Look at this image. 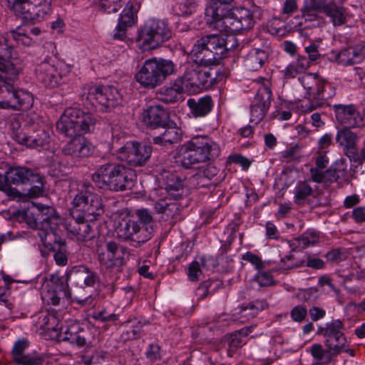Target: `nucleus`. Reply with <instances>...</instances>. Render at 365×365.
Returning a JSON list of instances; mask_svg holds the SVG:
<instances>
[{
	"mask_svg": "<svg viewBox=\"0 0 365 365\" xmlns=\"http://www.w3.org/2000/svg\"><path fill=\"white\" fill-rule=\"evenodd\" d=\"M235 41L234 37L225 38L217 34H210L197 39L193 45L190 53L192 62L185 64V71L180 79L182 87L185 91H190L195 88L197 81L198 66H212L218 63L223 58L226 52L232 49Z\"/></svg>",
	"mask_w": 365,
	"mask_h": 365,
	"instance_id": "1",
	"label": "nucleus"
},
{
	"mask_svg": "<svg viewBox=\"0 0 365 365\" xmlns=\"http://www.w3.org/2000/svg\"><path fill=\"white\" fill-rule=\"evenodd\" d=\"M97 119L93 114L84 113L78 108H68L56 123L59 132L69 138H74L75 158H87L94 151V147L81 135L93 132Z\"/></svg>",
	"mask_w": 365,
	"mask_h": 365,
	"instance_id": "2",
	"label": "nucleus"
},
{
	"mask_svg": "<svg viewBox=\"0 0 365 365\" xmlns=\"http://www.w3.org/2000/svg\"><path fill=\"white\" fill-rule=\"evenodd\" d=\"M74 209L72 211V219L65 224L68 232L77 237L80 221H94L103 212L101 197L93 192V187L89 183L84 182L81 191L73 199Z\"/></svg>",
	"mask_w": 365,
	"mask_h": 365,
	"instance_id": "3",
	"label": "nucleus"
},
{
	"mask_svg": "<svg viewBox=\"0 0 365 365\" xmlns=\"http://www.w3.org/2000/svg\"><path fill=\"white\" fill-rule=\"evenodd\" d=\"M133 170L117 163H106L100 165L92 174L96 186L110 191H125L133 185Z\"/></svg>",
	"mask_w": 365,
	"mask_h": 365,
	"instance_id": "4",
	"label": "nucleus"
},
{
	"mask_svg": "<svg viewBox=\"0 0 365 365\" xmlns=\"http://www.w3.org/2000/svg\"><path fill=\"white\" fill-rule=\"evenodd\" d=\"M36 211L31 210L19 212V215L33 229L38 230V236L43 244H49L48 238L56 234L62 220L54 207L43 205H34Z\"/></svg>",
	"mask_w": 365,
	"mask_h": 365,
	"instance_id": "5",
	"label": "nucleus"
},
{
	"mask_svg": "<svg viewBox=\"0 0 365 365\" xmlns=\"http://www.w3.org/2000/svg\"><path fill=\"white\" fill-rule=\"evenodd\" d=\"M180 152V164L188 169L192 165L216 158L220 154V148L207 136H196L184 144Z\"/></svg>",
	"mask_w": 365,
	"mask_h": 365,
	"instance_id": "6",
	"label": "nucleus"
},
{
	"mask_svg": "<svg viewBox=\"0 0 365 365\" xmlns=\"http://www.w3.org/2000/svg\"><path fill=\"white\" fill-rule=\"evenodd\" d=\"M299 81L306 90L307 103L303 106L305 111H312L327 104V100L335 96L334 87L317 74L305 73Z\"/></svg>",
	"mask_w": 365,
	"mask_h": 365,
	"instance_id": "7",
	"label": "nucleus"
},
{
	"mask_svg": "<svg viewBox=\"0 0 365 365\" xmlns=\"http://www.w3.org/2000/svg\"><path fill=\"white\" fill-rule=\"evenodd\" d=\"M175 71L176 66L171 60L152 58L144 62L136 73L135 78L143 87L153 88L160 85L168 76Z\"/></svg>",
	"mask_w": 365,
	"mask_h": 365,
	"instance_id": "8",
	"label": "nucleus"
},
{
	"mask_svg": "<svg viewBox=\"0 0 365 365\" xmlns=\"http://www.w3.org/2000/svg\"><path fill=\"white\" fill-rule=\"evenodd\" d=\"M22 71L19 63H9L0 58V108L12 109L19 106L16 101L17 90L14 86V81Z\"/></svg>",
	"mask_w": 365,
	"mask_h": 365,
	"instance_id": "9",
	"label": "nucleus"
},
{
	"mask_svg": "<svg viewBox=\"0 0 365 365\" xmlns=\"http://www.w3.org/2000/svg\"><path fill=\"white\" fill-rule=\"evenodd\" d=\"M172 37V31L164 20L149 19L138 31L136 41L144 51L153 50Z\"/></svg>",
	"mask_w": 365,
	"mask_h": 365,
	"instance_id": "10",
	"label": "nucleus"
},
{
	"mask_svg": "<svg viewBox=\"0 0 365 365\" xmlns=\"http://www.w3.org/2000/svg\"><path fill=\"white\" fill-rule=\"evenodd\" d=\"M96 254L101 267L108 271H119L125 264L130 253L125 246L113 240H104L97 242Z\"/></svg>",
	"mask_w": 365,
	"mask_h": 365,
	"instance_id": "11",
	"label": "nucleus"
},
{
	"mask_svg": "<svg viewBox=\"0 0 365 365\" xmlns=\"http://www.w3.org/2000/svg\"><path fill=\"white\" fill-rule=\"evenodd\" d=\"M6 6L24 21L35 23L51 11V0H6Z\"/></svg>",
	"mask_w": 365,
	"mask_h": 365,
	"instance_id": "12",
	"label": "nucleus"
},
{
	"mask_svg": "<svg viewBox=\"0 0 365 365\" xmlns=\"http://www.w3.org/2000/svg\"><path fill=\"white\" fill-rule=\"evenodd\" d=\"M82 100L96 106L103 112H109L122 102L121 95L113 86H88L84 88Z\"/></svg>",
	"mask_w": 365,
	"mask_h": 365,
	"instance_id": "13",
	"label": "nucleus"
},
{
	"mask_svg": "<svg viewBox=\"0 0 365 365\" xmlns=\"http://www.w3.org/2000/svg\"><path fill=\"white\" fill-rule=\"evenodd\" d=\"M6 180L11 184L32 185L28 190L31 198L38 197L44 193L43 178L39 173L26 167H11L6 170Z\"/></svg>",
	"mask_w": 365,
	"mask_h": 365,
	"instance_id": "14",
	"label": "nucleus"
},
{
	"mask_svg": "<svg viewBox=\"0 0 365 365\" xmlns=\"http://www.w3.org/2000/svg\"><path fill=\"white\" fill-rule=\"evenodd\" d=\"M13 138L21 145L37 150H47L51 142V136L48 131L40 128L36 125H25L23 128L15 129L12 125Z\"/></svg>",
	"mask_w": 365,
	"mask_h": 365,
	"instance_id": "15",
	"label": "nucleus"
},
{
	"mask_svg": "<svg viewBox=\"0 0 365 365\" xmlns=\"http://www.w3.org/2000/svg\"><path fill=\"white\" fill-rule=\"evenodd\" d=\"M151 145L137 141H128L118 150L119 158L133 167L145 165L151 156Z\"/></svg>",
	"mask_w": 365,
	"mask_h": 365,
	"instance_id": "16",
	"label": "nucleus"
},
{
	"mask_svg": "<svg viewBox=\"0 0 365 365\" xmlns=\"http://www.w3.org/2000/svg\"><path fill=\"white\" fill-rule=\"evenodd\" d=\"M115 231L119 238L124 240H132L140 245L151 238L153 227H141L138 221L129 218L123 219Z\"/></svg>",
	"mask_w": 365,
	"mask_h": 365,
	"instance_id": "17",
	"label": "nucleus"
},
{
	"mask_svg": "<svg viewBox=\"0 0 365 365\" xmlns=\"http://www.w3.org/2000/svg\"><path fill=\"white\" fill-rule=\"evenodd\" d=\"M66 280L76 287L96 288L101 283L99 274L90 267L79 264L72 267L66 272Z\"/></svg>",
	"mask_w": 365,
	"mask_h": 365,
	"instance_id": "18",
	"label": "nucleus"
},
{
	"mask_svg": "<svg viewBox=\"0 0 365 365\" xmlns=\"http://www.w3.org/2000/svg\"><path fill=\"white\" fill-rule=\"evenodd\" d=\"M225 21V26L222 31L227 33L248 30L255 24L253 13L245 7L234 8L230 17H227Z\"/></svg>",
	"mask_w": 365,
	"mask_h": 365,
	"instance_id": "19",
	"label": "nucleus"
},
{
	"mask_svg": "<svg viewBox=\"0 0 365 365\" xmlns=\"http://www.w3.org/2000/svg\"><path fill=\"white\" fill-rule=\"evenodd\" d=\"M233 9L232 5L224 4L217 0H209L205 13L207 24L222 31L225 19L230 17Z\"/></svg>",
	"mask_w": 365,
	"mask_h": 365,
	"instance_id": "20",
	"label": "nucleus"
},
{
	"mask_svg": "<svg viewBox=\"0 0 365 365\" xmlns=\"http://www.w3.org/2000/svg\"><path fill=\"white\" fill-rule=\"evenodd\" d=\"M294 202L295 204L304 205L309 197L313 199L309 203L313 207H324L329 205L328 200L323 197V193L314 190L307 180L299 181L294 188Z\"/></svg>",
	"mask_w": 365,
	"mask_h": 365,
	"instance_id": "21",
	"label": "nucleus"
},
{
	"mask_svg": "<svg viewBox=\"0 0 365 365\" xmlns=\"http://www.w3.org/2000/svg\"><path fill=\"white\" fill-rule=\"evenodd\" d=\"M272 91L267 86L260 87L250 105L252 122L257 123L265 116L271 106Z\"/></svg>",
	"mask_w": 365,
	"mask_h": 365,
	"instance_id": "22",
	"label": "nucleus"
},
{
	"mask_svg": "<svg viewBox=\"0 0 365 365\" xmlns=\"http://www.w3.org/2000/svg\"><path fill=\"white\" fill-rule=\"evenodd\" d=\"M333 108L337 121L345 128H356L363 125V119L354 105L334 104Z\"/></svg>",
	"mask_w": 365,
	"mask_h": 365,
	"instance_id": "23",
	"label": "nucleus"
},
{
	"mask_svg": "<svg viewBox=\"0 0 365 365\" xmlns=\"http://www.w3.org/2000/svg\"><path fill=\"white\" fill-rule=\"evenodd\" d=\"M143 120L148 127L158 129L170 121L169 113L159 104L147 107L143 113Z\"/></svg>",
	"mask_w": 365,
	"mask_h": 365,
	"instance_id": "24",
	"label": "nucleus"
},
{
	"mask_svg": "<svg viewBox=\"0 0 365 365\" xmlns=\"http://www.w3.org/2000/svg\"><path fill=\"white\" fill-rule=\"evenodd\" d=\"M158 129L159 134L153 138L155 145L168 148L180 141L182 132L174 121L170 120Z\"/></svg>",
	"mask_w": 365,
	"mask_h": 365,
	"instance_id": "25",
	"label": "nucleus"
},
{
	"mask_svg": "<svg viewBox=\"0 0 365 365\" xmlns=\"http://www.w3.org/2000/svg\"><path fill=\"white\" fill-rule=\"evenodd\" d=\"M139 5L132 1L126 4L119 18L118 24L116 26V32L113 34V38L123 40L125 36L127 27L134 25L137 16L136 14L139 9Z\"/></svg>",
	"mask_w": 365,
	"mask_h": 365,
	"instance_id": "26",
	"label": "nucleus"
},
{
	"mask_svg": "<svg viewBox=\"0 0 365 365\" xmlns=\"http://www.w3.org/2000/svg\"><path fill=\"white\" fill-rule=\"evenodd\" d=\"M344 163L341 161L336 162L326 171L319 172L317 169H310L311 180L328 187L339 179L344 175Z\"/></svg>",
	"mask_w": 365,
	"mask_h": 365,
	"instance_id": "27",
	"label": "nucleus"
},
{
	"mask_svg": "<svg viewBox=\"0 0 365 365\" xmlns=\"http://www.w3.org/2000/svg\"><path fill=\"white\" fill-rule=\"evenodd\" d=\"M364 57L365 43L361 42L341 50L335 56V60L337 63L346 66L360 62Z\"/></svg>",
	"mask_w": 365,
	"mask_h": 365,
	"instance_id": "28",
	"label": "nucleus"
},
{
	"mask_svg": "<svg viewBox=\"0 0 365 365\" xmlns=\"http://www.w3.org/2000/svg\"><path fill=\"white\" fill-rule=\"evenodd\" d=\"M36 74L38 80L46 87L54 88L61 84V75L53 66L47 62L38 65Z\"/></svg>",
	"mask_w": 365,
	"mask_h": 365,
	"instance_id": "29",
	"label": "nucleus"
},
{
	"mask_svg": "<svg viewBox=\"0 0 365 365\" xmlns=\"http://www.w3.org/2000/svg\"><path fill=\"white\" fill-rule=\"evenodd\" d=\"M29 344L26 340H18L14 345L11 351L13 361L18 365H39L42 362L40 357L33 356L25 354L24 351Z\"/></svg>",
	"mask_w": 365,
	"mask_h": 365,
	"instance_id": "30",
	"label": "nucleus"
},
{
	"mask_svg": "<svg viewBox=\"0 0 365 365\" xmlns=\"http://www.w3.org/2000/svg\"><path fill=\"white\" fill-rule=\"evenodd\" d=\"M197 78L195 88H209L222 80L219 71L210 66H198Z\"/></svg>",
	"mask_w": 365,
	"mask_h": 365,
	"instance_id": "31",
	"label": "nucleus"
},
{
	"mask_svg": "<svg viewBox=\"0 0 365 365\" xmlns=\"http://www.w3.org/2000/svg\"><path fill=\"white\" fill-rule=\"evenodd\" d=\"M190 113L195 118L207 115L212 109L214 103L210 96L198 98H190L187 101Z\"/></svg>",
	"mask_w": 365,
	"mask_h": 365,
	"instance_id": "32",
	"label": "nucleus"
},
{
	"mask_svg": "<svg viewBox=\"0 0 365 365\" xmlns=\"http://www.w3.org/2000/svg\"><path fill=\"white\" fill-rule=\"evenodd\" d=\"M56 336L61 341H68L78 347L89 346L92 338L90 333H86L83 329L72 331L71 329H66L62 333H56Z\"/></svg>",
	"mask_w": 365,
	"mask_h": 365,
	"instance_id": "33",
	"label": "nucleus"
},
{
	"mask_svg": "<svg viewBox=\"0 0 365 365\" xmlns=\"http://www.w3.org/2000/svg\"><path fill=\"white\" fill-rule=\"evenodd\" d=\"M349 128H345L337 132L336 136V142L343 146L347 151V156L351 159L355 156V147L357 135L350 130Z\"/></svg>",
	"mask_w": 365,
	"mask_h": 365,
	"instance_id": "34",
	"label": "nucleus"
},
{
	"mask_svg": "<svg viewBox=\"0 0 365 365\" xmlns=\"http://www.w3.org/2000/svg\"><path fill=\"white\" fill-rule=\"evenodd\" d=\"M36 323L43 330L53 331L56 333L63 332V327L58 313L42 312L39 315Z\"/></svg>",
	"mask_w": 365,
	"mask_h": 365,
	"instance_id": "35",
	"label": "nucleus"
},
{
	"mask_svg": "<svg viewBox=\"0 0 365 365\" xmlns=\"http://www.w3.org/2000/svg\"><path fill=\"white\" fill-rule=\"evenodd\" d=\"M269 53L266 49L253 48L245 59V66L250 71H257L261 68L268 59Z\"/></svg>",
	"mask_w": 365,
	"mask_h": 365,
	"instance_id": "36",
	"label": "nucleus"
},
{
	"mask_svg": "<svg viewBox=\"0 0 365 365\" xmlns=\"http://www.w3.org/2000/svg\"><path fill=\"white\" fill-rule=\"evenodd\" d=\"M321 13L322 11L309 0L305 1L304 7L302 9V18L305 22L310 23L308 26L319 27L324 24Z\"/></svg>",
	"mask_w": 365,
	"mask_h": 365,
	"instance_id": "37",
	"label": "nucleus"
},
{
	"mask_svg": "<svg viewBox=\"0 0 365 365\" xmlns=\"http://www.w3.org/2000/svg\"><path fill=\"white\" fill-rule=\"evenodd\" d=\"M165 190L168 196L172 197L175 200L181 199L185 192L182 182L174 174H170L168 177Z\"/></svg>",
	"mask_w": 365,
	"mask_h": 365,
	"instance_id": "38",
	"label": "nucleus"
},
{
	"mask_svg": "<svg viewBox=\"0 0 365 365\" xmlns=\"http://www.w3.org/2000/svg\"><path fill=\"white\" fill-rule=\"evenodd\" d=\"M68 282H69V281L66 280V277L63 279V277H59L58 274H52L46 286L51 289L56 291L59 296H62L64 298H69L71 294Z\"/></svg>",
	"mask_w": 365,
	"mask_h": 365,
	"instance_id": "39",
	"label": "nucleus"
},
{
	"mask_svg": "<svg viewBox=\"0 0 365 365\" xmlns=\"http://www.w3.org/2000/svg\"><path fill=\"white\" fill-rule=\"evenodd\" d=\"M181 83L180 79H175L169 86H164L161 92L165 96L163 100L167 103L175 102L178 96L185 92Z\"/></svg>",
	"mask_w": 365,
	"mask_h": 365,
	"instance_id": "40",
	"label": "nucleus"
},
{
	"mask_svg": "<svg viewBox=\"0 0 365 365\" xmlns=\"http://www.w3.org/2000/svg\"><path fill=\"white\" fill-rule=\"evenodd\" d=\"M343 324L339 320H334L330 323L326 324L324 327H319L318 334L323 335L325 339H329L331 341L334 337L344 335L341 332Z\"/></svg>",
	"mask_w": 365,
	"mask_h": 365,
	"instance_id": "41",
	"label": "nucleus"
},
{
	"mask_svg": "<svg viewBox=\"0 0 365 365\" xmlns=\"http://www.w3.org/2000/svg\"><path fill=\"white\" fill-rule=\"evenodd\" d=\"M334 26L344 25L346 21V10L335 3L324 13Z\"/></svg>",
	"mask_w": 365,
	"mask_h": 365,
	"instance_id": "42",
	"label": "nucleus"
},
{
	"mask_svg": "<svg viewBox=\"0 0 365 365\" xmlns=\"http://www.w3.org/2000/svg\"><path fill=\"white\" fill-rule=\"evenodd\" d=\"M13 51V39L11 37L10 32L0 36V58L9 63H14L12 61Z\"/></svg>",
	"mask_w": 365,
	"mask_h": 365,
	"instance_id": "43",
	"label": "nucleus"
},
{
	"mask_svg": "<svg viewBox=\"0 0 365 365\" xmlns=\"http://www.w3.org/2000/svg\"><path fill=\"white\" fill-rule=\"evenodd\" d=\"M324 344L327 347V353L328 354L329 360L333 356L339 354L344 350L346 346V340L344 335L340 336L334 337L331 341L329 339H325Z\"/></svg>",
	"mask_w": 365,
	"mask_h": 365,
	"instance_id": "44",
	"label": "nucleus"
},
{
	"mask_svg": "<svg viewBox=\"0 0 365 365\" xmlns=\"http://www.w3.org/2000/svg\"><path fill=\"white\" fill-rule=\"evenodd\" d=\"M222 342L227 345V354L229 357H232L236 351L245 344L235 332L224 336Z\"/></svg>",
	"mask_w": 365,
	"mask_h": 365,
	"instance_id": "45",
	"label": "nucleus"
},
{
	"mask_svg": "<svg viewBox=\"0 0 365 365\" xmlns=\"http://www.w3.org/2000/svg\"><path fill=\"white\" fill-rule=\"evenodd\" d=\"M16 101L19 103V106L14 108V110H28L32 107L34 98L31 93L23 89H19L17 90Z\"/></svg>",
	"mask_w": 365,
	"mask_h": 365,
	"instance_id": "46",
	"label": "nucleus"
},
{
	"mask_svg": "<svg viewBox=\"0 0 365 365\" xmlns=\"http://www.w3.org/2000/svg\"><path fill=\"white\" fill-rule=\"evenodd\" d=\"M10 34L13 41H15L18 44L29 46L33 42L32 38L29 36L27 31L21 27H18L15 30H11Z\"/></svg>",
	"mask_w": 365,
	"mask_h": 365,
	"instance_id": "47",
	"label": "nucleus"
},
{
	"mask_svg": "<svg viewBox=\"0 0 365 365\" xmlns=\"http://www.w3.org/2000/svg\"><path fill=\"white\" fill-rule=\"evenodd\" d=\"M123 0H100L99 8L108 14L116 13L123 6Z\"/></svg>",
	"mask_w": 365,
	"mask_h": 365,
	"instance_id": "48",
	"label": "nucleus"
},
{
	"mask_svg": "<svg viewBox=\"0 0 365 365\" xmlns=\"http://www.w3.org/2000/svg\"><path fill=\"white\" fill-rule=\"evenodd\" d=\"M268 306L266 300L256 299L250 302L246 307H242V312L250 311L251 317H255L259 312L262 311Z\"/></svg>",
	"mask_w": 365,
	"mask_h": 365,
	"instance_id": "49",
	"label": "nucleus"
},
{
	"mask_svg": "<svg viewBox=\"0 0 365 365\" xmlns=\"http://www.w3.org/2000/svg\"><path fill=\"white\" fill-rule=\"evenodd\" d=\"M178 200H175L171 197L167 211H165V214L164 215L165 220H168L169 219H178L182 207L178 202Z\"/></svg>",
	"mask_w": 365,
	"mask_h": 365,
	"instance_id": "50",
	"label": "nucleus"
},
{
	"mask_svg": "<svg viewBox=\"0 0 365 365\" xmlns=\"http://www.w3.org/2000/svg\"><path fill=\"white\" fill-rule=\"evenodd\" d=\"M253 279L261 287L275 284L272 274L268 271H259Z\"/></svg>",
	"mask_w": 365,
	"mask_h": 365,
	"instance_id": "51",
	"label": "nucleus"
},
{
	"mask_svg": "<svg viewBox=\"0 0 365 365\" xmlns=\"http://www.w3.org/2000/svg\"><path fill=\"white\" fill-rule=\"evenodd\" d=\"M190 184L195 188L209 187L215 185L214 182H210L200 171L192 175L189 179Z\"/></svg>",
	"mask_w": 365,
	"mask_h": 365,
	"instance_id": "52",
	"label": "nucleus"
},
{
	"mask_svg": "<svg viewBox=\"0 0 365 365\" xmlns=\"http://www.w3.org/2000/svg\"><path fill=\"white\" fill-rule=\"evenodd\" d=\"M41 298L45 303L58 305L61 299L63 297L62 296H59L56 291L51 289L45 286V288L41 293Z\"/></svg>",
	"mask_w": 365,
	"mask_h": 365,
	"instance_id": "53",
	"label": "nucleus"
},
{
	"mask_svg": "<svg viewBox=\"0 0 365 365\" xmlns=\"http://www.w3.org/2000/svg\"><path fill=\"white\" fill-rule=\"evenodd\" d=\"M91 317L96 321L101 322H115L118 320L119 315L115 313H109L107 309H103L100 311H95Z\"/></svg>",
	"mask_w": 365,
	"mask_h": 365,
	"instance_id": "54",
	"label": "nucleus"
},
{
	"mask_svg": "<svg viewBox=\"0 0 365 365\" xmlns=\"http://www.w3.org/2000/svg\"><path fill=\"white\" fill-rule=\"evenodd\" d=\"M138 218V222L141 227H152L153 217L150 212L147 209H140L135 211Z\"/></svg>",
	"mask_w": 365,
	"mask_h": 365,
	"instance_id": "55",
	"label": "nucleus"
},
{
	"mask_svg": "<svg viewBox=\"0 0 365 365\" xmlns=\"http://www.w3.org/2000/svg\"><path fill=\"white\" fill-rule=\"evenodd\" d=\"M88 222L89 221H86V220H81L80 221L76 237L79 240L83 241L92 237L91 227Z\"/></svg>",
	"mask_w": 365,
	"mask_h": 365,
	"instance_id": "56",
	"label": "nucleus"
},
{
	"mask_svg": "<svg viewBox=\"0 0 365 365\" xmlns=\"http://www.w3.org/2000/svg\"><path fill=\"white\" fill-rule=\"evenodd\" d=\"M160 346L157 344H150L146 351V359L153 364L161 359Z\"/></svg>",
	"mask_w": 365,
	"mask_h": 365,
	"instance_id": "57",
	"label": "nucleus"
},
{
	"mask_svg": "<svg viewBox=\"0 0 365 365\" xmlns=\"http://www.w3.org/2000/svg\"><path fill=\"white\" fill-rule=\"evenodd\" d=\"M319 240V236L317 233L314 231H308L302 234L299 238V242L300 245H302L303 247H308L309 245H313Z\"/></svg>",
	"mask_w": 365,
	"mask_h": 365,
	"instance_id": "58",
	"label": "nucleus"
},
{
	"mask_svg": "<svg viewBox=\"0 0 365 365\" xmlns=\"http://www.w3.org/2000/svg\"><path fill=\"white\" fill-rule=\"evenodd\" d=\"M4 192L11 200H25L27 197L31 198L29 196L28 192L26 193H21L17 189L11 187V184H9Z\"/></svg>",
	"mask_w": 365,
	"mask_h": 365,
	"instance_id": "59",
	"label": "nucleus"
},
{
	"mask_svg": "<svg viewBox=\"0 0 365 365\" xmlns=\"http://www.w3.org/2000/svg\"><path fill=\"white\" fill-rule=\"evenodd\" d=\"M205 177L210 181L217 184V180L216 176L218 173V169L213 165L209 164L205 167H202L198 170Z\"/></svg>",
	"mask_w": 365,
	"mask_h": 365,
	"instance_id": "60",
	"label": "nucleus"
},
{
	"mask_svg": "<svg viewBox=\"0 0 365 365\" xmlns=\"http://www.w3.org/2000/svg\"><path fill=\"white\" fill-rule=\"evenodd\" d=\"M304 51L308 55L307 58L313 63H315L321 58L319 44L311 43L309 46H305Z\"/></svg>",
	"mask_w": 365,
	"mask_h": 365,
	"instance_id": "61",
	"label": "nucleus"
},
{
	"mask_svg": "<svg viewBox=\"0 0 365 365\" xmlns=\"http://www.w3.org/2000/svg\"><path fill=\"white\" fill-rule=\"evenodd\" d=\"M202 272V269L200 267V263H198L197 260H195L190 264L187 275L190 281H197Z\"/></svg>",
	"mask_w": 365,
	"mask_h": 365,
	"instance_id": "62",
	"label": "nucleus"
},
{
	"mask_svg": "<svg viewBox=\"0 0 365 365\" xmlns=\"http://www.w3.org/2000/svg\"><path fill=\"white\" fill-rule=\"evenodd\" d=\"M171 197L165 196L161 199L158 200L154 203V210L158 214L163 215V217L165 214V211H167L168 207L169 205V202L170 201Z\"/></svg>",
	"mask_w": 365,
	"mask_h": 365,
	"instance_id": "63",
	"label": "nucleus"
},
{
	"mask_svg": "<svg viewBox=\"0 0 365 365\" xmlns=\"http://www.w3.org/2000/svg\"><path fill=\"white\" fill-rule=\"evenodd\" d=\"M307 314V310L305 307L298 305L294 307L290 312L292 319L294 322H302Z\"/></svg>",
	"mask_w": 365,
	"mask_h": 365,
	"instance_id": "64",
	"label": "nucleus"
}]
</instances>
